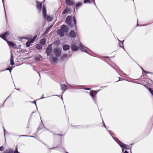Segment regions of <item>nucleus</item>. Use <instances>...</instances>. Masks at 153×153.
<instances>
[{
    "label": "nucleus",
    "mask_w": 153,
    "mask_h": 153,
    "mask_svg": "<svg viewBox=\"0 0 153 153\" xmlns=\"http://www.w3.org/2000/svg\"><path fill=\"white\" fill-rule=\"evenodd\" d=\"M10 32L9 31H6L3 33L1 35H0V37L7 42V38L10 35Z\"/></svg>",
    "instance_id": "1"
},
{
    "label": "nucleus",
    "mask_w": 153,
    "mask_h": 153,
    "mask_svg": "<svg viewBox=\"0 0 153 153\" xmlns=\"http://www.w3.org/2000/svg\"><path fill=\"white\" fill-rule=\"evenodd\" d=\"M51 45H49L46 51L48 56H49L51 53L52 48Z\"/></svg>",
    "instance_id": "2"
},
{
    "label": "nucleus",
    "mask_w": 153,
    "mask_h": 153,
    "mask_svg": "<svg viewBox=\"0 0 153 153\" xmlns=\"http://www.w3.org/2000/svg\"><path fill=\"white\" fill-rule=\"evenodd\" d=\"M42 13H43V17L44 19L46 17V6L45 5H43L42 7Z\"/></svg>",
    "instance_id": "3"
},
{
    "label": "nucleus",
    "mask_w": 153,
    "mask_h": 153,
    "mask_svg": "<svg viewBox=\"0 0 153 153\" xmlns=\"http://www.w3.org/2000/svg\"><path fill=\"white\" fill-rule=\"evenodd\" d=\"M36 7L37 9L40 11H41L42 9V3L39 2L38 1H36Z\"/></svg>",
    "instance_id": "4"
},
{
    "label": "nucleus",
    "mask_w": 153,
    "mask_h": 153,
    "mask_svg": "<svg viewBox=\"0 0 153 153\" xmlns=\"http://www.w3.org/2000/svg\"><path fill=\"white\" fill-rule=\"evenodd\" d=\"M54 53L57 56H60L61 51L59 48H55L54 50Z\"/></svg>",
    "instance_id": "5"
},
{
    "label": "nucleus",
    "mask_w": 153,
    "mask_h": 153,
    "mask_svg": "<svg viewBox=\"0 0 153 153\" xmlns=\"http://www.w3.org/2000/svg\"><path fill=\"white\" fill-rule=\"evenodd\" d=\"M57 34L58 35H59L60 36H63L64 35L65 32H63L62 30L61 29H58L57 30Z\"/></svg>",
    "instance_id": "6"
},
{
    "label": "nucleus",
    "mask_w": 153,
    "mask_h": 153,
    "mask_svg": "<svg viewBox=\"0 0 153 153\" xmlns=\"http://www.w3.org/2000/svg\"><path fill=\"white\" fill-rule=\"evenodd\" d=\"M60 86L62 92L63 93L67 89V85L65 84H61L60 85Z\"/></svg>",
    "instance_id": "7"
},
{
    "label": "nucleus",
    "mask_w": 153,
    "mask_h": 153,
    "mask_svg": "<svg viewBox=\"0 0 153 153\" xmlns=\"http://www.w3.org/2000/svg\"><path fill=\"white\" fill-rule=\"evenodd\" d=\"M61 29L63 32L65 33H67L68 32V29L66 25H63L61 27Z\"/></svg>",
    "instance_id": "8"
},
{
    "label": "nucleus",
    "mask_w": 153,
    "mask_h": 153,
    "mask_svg": "<svg viewBox=\"0 0 153 153\" xmlns=\"http://www.w3.org/2000/svg\"><path fill=\"white\" fill-rule=\"evenodd\" d=\"M71 48L72 51H77L78 49V47L74 44H72L71 45Z\"/></svg>",
    "instance_id": "9"
},
{
    "label": "nucleus",
    "mask_w": 153,
    "mask_h": 153,
    "mask_svg": "<svg viewBox=\"0 0 153 153\" xmlns=\"http://www.w3.org/2000/svg\"><path fill=\"white\" fill-rule=\"evenodd\" d=\"M83 4V3L82 2H77L76 4V10H78V9L80 7L82 6V5Z\"/></svg>",
    "instance_id": "10"
},
{
    "label": "nucleus",
    "mask_w": 153,
    "mask_h": 153,
    "mask_svg": "<svg viewBox=\"0 0 153 153\" xmlns=\"http://www.w3.org/2000/svg\"><path fill=\"white\" fill-rule=\"evenodd\" d=\"M69 35L71 38H74L76 37V35L75 32L71 30L69 33Z\"/></svg>",
    "instance_id": "11"
},
{
    "label": "nucleus",
    "mask_w": 153,
    "mask_h": 153,
    "mask_svg": "<svg viewBox=\"0 0 153 153\" xmlns=\"http://www.w3.org/2000/svg\"><path fill=\"white\" fill-rule=\"evenodd\" d=\"M7 43L8 45L10 46L14 47L15 46H16V44L12 42H9L8 41H7Z\"/></svg>",
    "instance_id": "12"
},
{
    "label": "nucleus",
    "mask_w": 153,
    "mask_h": 153,
    "mask_svg": "<svg viewBox=\"0 0 153 153\" xmlns=\"http://www.w3.org/2000/svg\"><path fill=\"white\" fill-rule=\"evenodd\" d=\"M65 2L67 5H73V2L71 1L70 0H66Z\"/></svg>",
    "instance_id": "13"
},
{
    "label": "nucleus",
    "mask_w": 153,
    "mask_h": 153,
    "mask_svg": "<svg viewBox=\"0 0 153 153\" xmlns=\"http://www.w3.org/2000/svg\"><path fill=\"white\" fill-rule=\"evenodd\" d=\"M69 10L68 8V6L66 4V8L63 11L62 13V15H64L66 13H68V12Z\"/></svg>",
    "instance_id": "14"
},
{
    "label": "nucleus",
    "mask_w": 153,
    "mask_h": 153,
    "mask_svg": "<svg viewBox=\"0 0 153 153\" xmlns=\"http://www.w3.org/2000/svg\"><path fill=\"white\" fill-rule=\"evenodd\" d=\"M95 93V94H96V92L94 91L93 90H91L90 92V94L91 96L93 98V99H94V94Z\"/></svg>",
    "instance_id": "15"
},
{
    "label": "nucleus",
    "mask_w": 153,
    "mask_h": 153,
    "mask_svg": "<svg viewBox=\"0 0 153 153\" xmlns=\"http://www.w3.org/2000/svg\"><path fill=\"white\" fill-rule=\"evenodd\" d=\"M63 48L64 50L67 51L69 50L70 48L69 45H64L63 46Z\"/></svg>",
    "instance_id": "16"
},
{
    "label": "nucleus",
    "mask_w": 153,
    "mask_h": 153,
    "mask_svg": "<svg viewBox=\"0 0 153 153\" xmlns=\"http://www.w3.org/2000/svg\"><path fill=\"white\" fill-rule=\"evenodd\" d=\"M71 17L68 16L66 19V22L68 25L71 24Z\"/></svg>",
    "instance_id": "17"
},
{
    "label": "nucleus",
    "mask_w": 153,
    "mask_h": 153,
    "mask_svg": "<svg viewBox=\"0 0 153 153\" xmlns=\"http://www.w3.org/2000/svg\"><path fill=\"white\" fill-rule=\"evenodd\" d=\"M13 56L12 55L11 56V57L10 59V63L11 65H13L14 64V62H13Z\"/></svg>",
    "instance_id": "18"
},
{
    "label": "nucleus",
    "mask_w": 153,
    "mask_h": 153,
    "mask_svg": "<svg viewBox=\"0 0 153 153\" xmlns=\"http://www.w3.org/2000/svg\"><path fill=\"white\" fill-rule=\"evenodd\" d=\"M45 19V20H46L48 22L51 21L52 20V18L51 17L49 16H47V15L46 18Z\"/></svg>",
    "instance_id": "19"
},
{
    "label": "nucleus",
    "mask_w": 153,
    "mask_h": 153,
    "mask_svg": "<svg viewBox=\"0 0 153 153\" xmlns=\"http://www.w3.org/2000/svg\"><path fill=\"white\" fill-rule=\"evenodd\" d=\"M33 43V42L30 40V41H28L26 42V46L27 47H28L31 44Z\"/></svg>",
    "instance_id": "20"
},
{
    "label": "nucleus",
    "mask_w": 153,
    "mask_h": 153,
    "mask_svg": "<svg viewBox=\"0 0 153 153\" xmlns=\"http://www.w3.org/2000/svg\"><path fill=\"white\" fill-rule=\"evenodd\" d=\"M40 43L42 45H44L45 44V42H46V40L45 39V38H43L40 41Z\"/></svg>",
    "instance_id": "21"
},
{
    "label": "nucleus",
    "mask_w": 153,
    "mask_h": 153,
    "mask_svg": "<svg viewBox=\"0 0 153 153\" xmlns=\"http://www.w3.org/2000/svg\"><path fill=\"white\" fill-rule=\"evenodd\" d=\"M118 144L122 148L123 147L125 146V144L123 143L120 141H119L118 142Z\"/></svg>",
    "instance_id": "22"
},
{
    "label": "nucleus",
    "mask_w": 153,
    "mask_h": 153,
    "mask_svg": "<svg viewBox=\"0 0 153 153\" xmlns=\"http://www.w3.org/2000/svg\"><path fill=\"white\" fill-rule=\"evenodd\" d=\"M52 25H51L50 27H49L45 31L44 35H45L48 33L49 29L52 27Z\"/></svg>",
    "instance_id": "23"
},
{
    "label": "nucleus",
    "mask_w": 153,
    "mask_h": 153,
    "mask_svg": "<svg viewBox=\"0 0 153 153\" xmlns=\"http://www.w3.org/2000/svg\"><path fill=\"white\" fill-rule=\"evenodd\" d=\"M36 47L37 49L39 50H41L42 48V46L39 44L36 45Z\"/></svg>",
    "instance_id": "24"
},
{
    "label": "nucleus",
    "mask_w": 153,
    "mask_h": 153,
    "mask_svg": "<svg viewBox=\"0 0 153 153\" xmlns=\"http://www.w3.org/2000/svg\"><path fill=\"white\" fill-rule=\"evenodd\" d=\"M57 59V58H54L53 57H52L51 59V61L52 62H55Z\"/></svg>",
    "instance_id": "25"
},
{
    "label": "nucleus",
    "mask_w": 153,
    "mask_h": 153,
    "mask_svg": "<svg viewBox=\"0 0 153 153\" xmlns=\"http://www.w3.org/2000/svg\"><path fill=\"white\" fill-rule=\"evenodd\" d=\"M37 37V36L36 35L32 39H31V40L32 41V42H34L35 40V39H36Z\"/></svg>",
    "instance_id": "26"
},
{
    "label": "nucleus",
    "mask_w": 153,
    "mask_h": 153,
    "mask_svg": "<svg viewBox=\"0 0 153 153\" xmlns=\"http://www.w3.org/2000/svg\"><path fill=\"white\" fill-rule=\"evenodd\" d=\"M73 20L74 21V24L75 26L76 27V20L75 18L74 17H73Z\"/></svg>",
    "instance_id": "27"
},
{
    "label": "nucleus",
    "mask_w": 153,
    "mask_h": 153,
    "mask_svg": "<svg viewBox=\"0 0 153 153\" xmlns=\"http://www.w3.org/2000/svg\"><path fill=\"white\" fill-rule=\"evenodd\" d=\"M68 57V55L67 54H64L63 55L62 57V59H63L65 58H67Z\"/></svg>",
    "instance_id": "28"
},
{
    "label": "nucleus",
    "mask_w": 153,
    "mask_h": 153,
    "mask_svg": "<svg viewBox=\"0 0 153 153\" xmlns=\"http://www.w3.org/2000/svg\"><path fill=\"white\" fill-rule=\"evenodd\" d=\"M4 153H13V152L11 150H6Z\"/></svg>",
    "instance_id": "29"
},
{
    "label": "nucleus",
    "mask_w": 153,
    "mask_h": 153,
    "mask_svg": "<svg viewBox=\"0 0 153 153\" xmlns=\"http://www.w3.org/2000/svg\"><path fill=\"white\" fill-rule=\"evenodd\" d=\"M83 2L84 3H91V2L90 0H84Z\"/></svg>",
    "instance_id": "30"
},
{
    "label": "nucleus",
    "mask_w": 153,
    "mask_h": 153,
    "mask_svg": "<svg viewBox=\"0 0 153 153\" xmlns=\"http://www.w3.org/2000/svg\"><path fill=\"white\" fill-rule=\"evenodd\" d=\"M149 91L153 95V90L150 88H148Z\"/></svg>",
    "instance_id": "31"
},
{
    "label": "nucleus",
    "mask_w": 153,
    "mask_h": 153,
    "mask_svg": "<svg viewBox=\"0 0 153 153\" xmlns=\"http://www.w3.org/2000/svg\"><path fill=\"white\" fill-rule=\"evenodd\" d=\"M125 146L122 147V150L123 151L124 149H127V145L125 144Z\"/></svg>",
    "instance_id": "32"
},
{
    "label": "nucleus",
    "mask_w": 153,
    "mask_h": 153,
    "mask_svg": "<svg viewBox=\"0 0 153 153\" xmlns=\"http://www.w3.org/2000/svg\"><path fill=\"white\" fill-rule=\"evenodd\" d=\"M4 148L3 146H1L0 147V150L1 151H4Z\"/></svg>",
    "instance_id": "33"
},
{
    "label": "nucleus",
    "mask_w": 153,
    "mask_h": 153,
    "mask_svg": "<svg viewBox=\"0 0 153 153\" xmlns=\"http://www.w3.org/2000/svg\"><path fill=\"white\" fill-rule=\"evenodd\" d=\"M23 39H25L27 40L29 39L28 38H23V37H21L20 38V39L21 40Z\"/></svg>",
    "instance_id": "34"
},
{
    "label": "nucleus",
    "mask_w": 153,
    "mask_h": 153,
    "mask_svg": "<svg viewBox=\"0 0 153 153\" xmlns=\"http://www.w3.org/2000/svg\"><path fill=\"white\" fill-rule=\"evenodd\" d=\"M12 69V67H11V68H7V70H9L11 72Z\"/></svg>",
    "instance_id": "35"
},
{
    "label": "nucleus",
    "mask_w": 153,
    "mask_h": 153,
    "mask_svg": "<svg viewBox=\"0 0 153 153\" xmlns=\"http://www.w3.org/2000/svg\"><path fill=\"white\" fill-rule=\"evenodd\" d=\"M35 59L37 61H39L40 60V58L38 57H36L35 58Z\"/></svg>",
    "instance_id": "36"
},
{
    "label": "nucleus",
    "mask_w": 153,
    "mask_h": 153,
    "mask_svg": "<svg viewBox=\"0 0 153 153\" xmlns=\"http://www.w3.org/2000/svg\"><path fill=\"white\" fill-rule=\"evenodd\" d=\"M144 72L146 74H148L150 73V72L146 71H144Z\"/></svg>",
    "instance_id": "37"
},
{
    "label": "nucleus",
    "mask_w": 153,
    "mask_h": 153,
    "mask_svg": "<svg viewBox=\"0 0 153 153\" xmlns=\"http://www.w3.org/2000/svg\"><path fill=\"white\" fill-rule=\"evenodd\" d=\"M14 153H19L17 150V148H16V151H15Z\"/></svg>",
    "instance_id": "38"
},
{
    "label": "nucleus",
    "mask_w": 153,
    "mask_h": 153,
    "mask_svg": "<svg viewBox=\"0 0 153 153\" xmlns=\"http://www.w3.org/2000/svg\"><path fill=\"white\" fill-rule=\"evenodd\" d=\"M79 48L82 49V46L80 45V47H79Z\"/></svg>",
    "instance_id": "39"
},
{
    "label": "nucleus",
    "mask_w": 153,
    "mask_h": 153,
    "mask_svg": "<svg viewBox=\"0 0 153 153\" xmlns=\"http://www.w3.org/2000/svg\"><path fill=\"white\" fill-rule=\"evenodd\" d=\"M123 153H128V152L126 151H125Z\"/></svg>",
    "instance_id": "40"
},
{
    "label": "nucleus",
    "mask_w": 153,
    "mask_h": 153,
    "mask_svg": "<svg viewBox=\"0 0 153 153\" xmlns=\"http://www.w3.org/2000/svg\"><path fill=\"white\" fill-rule=\"evenodd\" d=\"M85 90H89L90 89V88H86V89H85Z\"/></svg>",
    "instance_id": "41"
},
{
    "label": "nucleus",
    "mask_w": 153,
    "mask_h": 153,
    "mask_svg": "<svg viewBox=\"0 0 153 153\" xmlns=\"http://www.w3.org/2000/svg\"><path fill=\"white\" fill-rule=\"evenodd\" d=\"M22 136H27L26 135H22Z\"/></svg>",
    "instance_id": "42"
},
{
    "label": "nucleus",
    "mask_w": 153,
    "mask_h": 153,
    "mask_svg": "<svg viewBox=\"0 0 153 153\" xmlns=\"http://www.w3.org/2000/svg\"><path fill=\"white\" fill-rule=\"evenodd\" d=\"M27 128H29V126H27Z\"/></svg>",
    "instance_id": "43"
},
{
    "label": "nucleus",
    "mask_w": 153,
    "mask_h": 153,
    "mask_svg": "<svg viewBox=\"0 0 153 153\" xmlns=\"http://www.w3.org/2000/svg\"><path fill=\"white\" fill-rule=\"evenodd\" d=\"M103 124H104V126L105 128L106 127H105V124H104V123H103Z\"/></svg>",
    "instance_id": "44"
},
{
    "label": "nucleus",
    "mask_w": 153,
    "mask_h": 153,
    "mask_svg": "<svg viewBox=\"0 0 153 153\" xmlns=\"http://www.w3.org/2000/svg\"><path fill=\"white\" fill-rule=\"evenodd\" d=\"M97 126H99V124H97Z\"/></svg>",
    "instance_id": "45"
},
{
    "label": "nucleus",
    "mask_w": 153,
    "mask_h": 153,
    "mask_svg": "<svg viewBox=\"0 0 153 153\" xmlns=\"http://www.w3.org/2000/svg\"><path fill=\"white\" fill-rule=\"evenodd\" d=\"M66 153H68V152H66Z\"/></svg>",
    "instance_id": "46"
},
{
    "label": "nucleus",
    "mask_w": 153,
    "mask_h": 153,
    "mask_svg": "<svg viewBox=\"0 0 153 153\" xmlns=\"http://www.w3.org/2000/svg\"><path fill=\"white\" fill-rule=\"evenodd\" d=\"M94 0H93V1H94Z\"/></svg>",
    "instance_id": "47"
}]
</instances>
